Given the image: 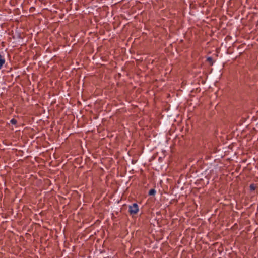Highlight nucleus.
I'll use <instances>...</instances> for the list:
<instances>
[{
    "label": "nucleus",
    "mask_w": 258,
    "mask_h": 258,
    "mask_svg": "<svg viewBox=\"0 0 258 258\" xmlns=\"http://www.w3.org/2000/svg\"><path fill=\"white\" fill-rule=\"evenodd\" d=\"M5 62V60L4 57L0 54V69L2 68Z\"/></svg>",
    "instance_id": "nucleus-2"
},
{
    "label": "nucleus",
    "mask_w": 258,
    "mask_h": 258,
    "mask_svg": "<svg viewBox=\"0 0 258 258\" xmlns=\"http://www.w3.org/2000/svg\"><path fill=\"white\" fill-rule=\"evenodd\" d=\"M249 187L251 190H254L256 188V186L254 184H250Z\"/></svg>",
    "instance_id": "nucleus-5"
},
{
    "label": "nucleus",
    "mask_w": 258,
    "mask_h": 258,
    "mask_svg": "<svg viewBox=\"0 0 258 258\" xmlns=\"http://www.w3.org/2000/svg\"><path fill=\"white\" fill-rule=\"evenodd\" d=\"M156 193V191L154 189H151L149 191V195L150 196H153Z\"/></svg>",
    "instance_id": "nucleus-4"
},
{
    "label": "nucleus",
    "mask_w": 258,
    "mask_h": 258,
    "mask_svg": "<svg viewBox=\"0 0 258 258\" xmlns=\"http://www.w3.org/2000/svg\"><path fill=\"white\" fill-rule=\"evenodd\" d=\"M207 61L210 63V66H212L213 64L214 61L211 57H208L207 58Z\"/></svg>",
    "instance_id": "nucleus-3"
},
{
    "label": "nucleus",
    "mask_w": 258,
    "mask_h": 258,
    "mask_svg": "<svg viewBox=\"0 0 258 258\" xmlns=\"http://www.w3.org/2000/svg\"><path fill=\"white\" fill-rule=\"evenodd\" d=\"M10 122L12 124H14V125H16L17 123V121L16 119L13 118V119H12L11 120H10Z\"/></svg>",
    "instance_id": "nucleus-6"
},
{
    "label": "nucleus",
    "mask_w": 258,
    "mask_h": 258,
    "mask_svg": "<svg viewBox=\"0 0 258 258\" xmlns=\"http://www.w3.org/2000/svg\"><path fill=\"white\" fill-rule=\"evenodd\" d=\"M139 211V206L137 203L129 206L128 212L131 215L137 214Z\"/></svg>",
    "instance_id": "nucleus-1"
}]
</instances>
